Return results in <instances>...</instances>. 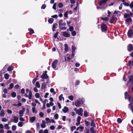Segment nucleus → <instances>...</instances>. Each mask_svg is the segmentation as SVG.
Instances as JSON below:
<instances>
[{
  "label": "nucleus",
  "mask_w": 133,
  "mask_h": 133,
  "mask_svg": "<svg viewBox=\"0 0 133 133\" xmlns=\"http://www.w3.org/2000/svg\"><path fill=\"white\" fill-rule=\"evenodd\" d=\"M68 98L69 99L72 101L74 99V97L73 96L71 95L69 96Z\"/></svg>",
  "instance_id": "obj_50"
},
{
  "label": "nucleus",
  "mask_w": 133,
  "mask_h": 133,
  "mask_svg": "<svg viewBox=\"0 0 133 133\" xmlns=\"http://www.w3.org/2000/svg\"><path fill=\"white\" fill-rule=\"evenodd\" d=\"M83 110L81 108H80L78 110H77L76 112V114H78V115L82 116L83 115Z\"/></svg>",
  "instance_id": "obj_5"
},
{
  "label": "nucleus",
  "mask_w": 133,
  "mask_h": 133,
  "mask_svg": "<svg viewBox=\"0 0 133 133\" xmlns=\"http://www.w3.org/2000/svg\"><path fill=\"white\" fill-rule=\"evenodd\" d=\"M69 110L68 108L66 107L65 106L64 107V109H62V111L64 113H66Z\"/></svg>",
  "instance_id": "obj_15"
},
{
  "label": "nucleus",
  "mask_w": 133,
  "mask_h": 133,
  "mask_svg": "<svg viewBox=\"0 0 133 133\" xmlns=\"http://www.w3.org/2000/svg\"><path fill=\"white\" fill-rule=\"evenodd\" d=\"M72 53H74L75 51V50L76 49V48L73 46H72Z\"/></svg>",
  "instance_id": "obj_38"
},
{
  "label": "nucleus",
  "mask_w": 133,
  "mask_h": 133,
  "mask_svg": "<svg viewBox=\"0 0 133 133\" xmlns=\"http://www.w3.org/2000/svg\"><path fill=\"white\" fill-rule=\"evenodd\" d=\"M56 26H58V24L57 23H56L55 24H53L52 27V30L53 31H56Z\"/></svg>",
  "instance_id": "obj_14"
},
{
  "label": "nucleus",
  "mask_w": 133,
  "mask_h": 133,
  "mask_svg": "<svg viewBox=\"0 0 133 133\" xmlns=\"http://www.w3.org/2000/svg\"><path fill=\"white\" fill-rule=\"evenodd\" d=\"M107 29V26L104 23H102L101 26V30L102 32L106 31Z\"/></svg>",
  "instance_id": "obj_1"
},
{
  "label": "nucleus",
  "mask_w": 133,
  "mask_h": 133,
  "mask_svg": "<svg viewBox=\"0 0 133 133\" xmlns=\"http://www.w3.org/2000/svg\"><path fill=\"white\" fill-rule=\"evenodd\" d=\"M51 122L54 123L55 122L54 120L50 119V121H49V122L50 123Z\"/></svg>",
  "instance_id": "obj_56"
},
{
  "label": "nucleus",
  "mask_w": 133,
  "mask_h": 133,
  "mask_svg": "<svg viewBox=\"0 0 133 133\" xmlns=\"http://www.w3.org/2000/svg\"><path fill=\"white\" fill-rule=\"evenodd\" d=\"M58 63V60L57 59H55L53 62L52 63V67L54 69H55L56 68V65Z\"/></svg>",
  "instance_id": "obj_2"
},
{
  "label": "nucleus",
  "mask_w": 133,
  "mask_h": 133,
  "mask_svg": "<svg viewBox=\"0 0 133 133\" xmlns=\"http://www.w3.org/2000/svg\"><path fill=\"white\" fill-rule=\"evenodd\" d=\"M74 29V27L72 26H70L69 27V31H73Z\"/></svg>",
  "instance_id": "obj_45"
},
{
  "label": "nucleus",
  "mask_w": 133,
  "mask_h": 133,
  "mask_svg": "<svg viewBox=\"0 0 133 133\" xmlns=\"http://www.w3.org/2000/svg\"><path fill=\"white\" fill-rule=\"evenodd\" d=\"M63 22L62 19H61L59 21V26H61V24H62V23Z\"/></svg>",
  "instance_id": "obj_58"
},
{
  "label": "nucleus",
  "mask_w": 133,
  "mask_h": 133,
  "mask_svg": "<svg viewBox=\"0 0 133 133\" xmlns=\"http://www.w3.org/2000/svg\"><path fill=\"white\" fill-rule=\"evenodd\" d=\"M127 47V50L129 52H131L133 50V46L131 44H129L128 45Z\"/></svg>",
  "instance_id": "obj_3"
},
{
  "label": "nucleus",
  "mask_w": 133,
  "mask_h": 133,
  "mask_svg": "<svg viewBox=\"0 0 133 133\" xmlns=\"http://www.w3.org/2000/svg\"><path fill=\"white\" fill-rule=\"evenodd\" d=\"M80 83V82L79 80H77L75 82V85H79Z\"/></svg>",
  "instance_id": "obj_51"
},
{
  "label": "nucleus",
  "mask_w": 133,
  "mask_h": 133,
  "mask_svg": "<svg viewBox=\"0 0 133 133\" xmlns=\"http://www.w3.org/2000/svg\"><path fill=\"white\" fill-rule=\"evenodd\" d=\"M19 85L18 84H17L15 86L14 88L17 89L19 88Z\"/></svg>",
  "instance_id": "obj_61"
},
{
  "label": "nucleus",
  "mask_w": 133,
  "mask_h": 133,
  "mask_svg": "<svg viewBox=\"0 0 133 133\" xmlns=\"http://www.w3.org/2000/svg\"><path fill=\"white\" fill-rule=\"evenodd\" d=\"M5 78L6 79H8L9 78V75L7 73L5 74L4 75Z\"/></svg>",
  "instance_id": "obj_28"
},
{
  "label": "nucleus",
  "mask_w": 133,
  "mask_h": 133,
  "mask_svg": "<svg viewBox=\"0 0 133 133\" xmlns=\"http://www.w3.org/2000/svg\"><path fill=\"white\" fill-rule=\"evenodd\" d=\"M50 128L51 130H54L55 129V127L54 125H51L50 127Z\"/></svg>",
  "instance_id": "obj_60"
},
{
  "label": "nucleus",
  "mask_w": 133,
  "mask_h": 133,
  "mask_svg": "<svg viewBox=\"0 0 133 133\" xmlns=\"http://www.w3.org/2000/svg\"><path fill=\"white\" fill-rule=\"evenodd\" d=\"M14 121L13 122L15 123H17L18 120V117H17L14 116Z\"/></svg>",
  "instance_id": "obj_16"
},
{
  "label": "nucleus",
  "mask_w": 133,
  "mask_h": 133,
  "mask_svg": "<svg viewBox=\"0 0 133 133\" xmlns=\"http://www.w3.org/2000/svg\"><path fill=\"white\" fill-rule=\"evenodd\" d=\"M36 86L38 88H39L40 87V85L39 83V82L37 81L36 82Z\"/></svg>",
  "instance_id": "obj_30"
},
{
  "label": "nucleus",
  "mask_w": 133,
  "mask_h": 133,
  "mask_svg": "<svg viewBox=\"0 0 133 133\" xmlns=\"http://www.w3.org/2000/svg\"><path fill=\"white\" fill-rule=\"evenodd\" d=\"M101 20H103L104 21H108L109 20V18L108 17H101L100 18Z\"/></svg>",
  "instance_id": "obj_25"
},
{
  "label": "nucleus",
  "mask_w": 133,
  "mask_h": 133,
  "mask_svg": "<svg viewBox=\"0 0 133 133\" xmlns=\"http://www.w3.org/2000/svg\"><path fill=\"white\" fill-rule=\"evenodd\" d=\"M64 16L66 17H68V11H66L64 14Z\"/></svg>",
  "instance_id": "obj_52"
},
{
  "label": "nucleus",
  "mask_w": 133,
  "mask_h": 133,
  "mask_svg": "<svg viewBox=\"0 0 133 133\" xmlns=\"http://www.w3.org/2000/svg\"><path fill=\"white\" fill-rule=\"evenodd\" d=\"M125 97V98H127L129 100H130L131 98L130 96L128 94V93L127 92H125L124 94Z\"/></svg>",
  "instance_id": "obj_10"
},
{
  "label": "nucleus",
  "mask_w": 133,
  "mask_h": 133,
  "mask_svg": "<svg viewBox=\"0 0 133 133\" xmlns=\"http://www.w3.org/2000/svg\"><path fill=\"white\" fill-rule=\"evenodd\" d=\"M132 20L131 18L129 17L127 18L125 20V21L128 23L131 22Z\"/></svg>",
  "instance_id": "obj_24"
},
{
  "label": "nucleus",
  "mask_w": 133,
  "mask_h": 133,
  "mask_svg": "<svg viewBox=\"0 0 133 133\" xmlns=\"http://www.w3.org/2000/svg\"><path fill=\"white\" fill-rule=\"evenodd\" d=\"M79 128H80L79 129H80V130H79L81 132H82L83 131V129H84V127H81L80 126L79 127Z\"/></svg>",
  "instance_id": "obj_55"
},
{
  "label": "nucleus",
  "mask_w": 133,
  "mask_h": 133,
  "mask_svg": "<svg viewBox=\"0 0 133 133\" xmlns=\"http://www.w3.org/2000/svg\"><path fill=\"white\" fill-rule=\"evenodd\" d=\"M41 127L42 128H45L46 127V125H45V123H42L41 124Z\"/></svg>",
  "instance_id": "obj_42"
},
{
  "label": "nucleus",
  "mask_w": 133,
  "mask_h": 133,
  "mask_svg": "<svg viewBox=\"0 0 133 133\" xmlns=\"http://www.w3.org/2000/svg\"><path fill=\"white\" fill-rule=\"evenodd\" d=\"M84 115L85 117H87L88 116V112L87 111L85 110L84 111Z\"/></svg>",
  "instance_id": "obj_33"
},
{
  "label": "nucleus",
  "mask_w": 133,
  "mask_h": 133,
  "mask_svg": "<svg viewBox=\"0 0 133 133\" xmlns=\"http://www.w3.org/2000/svg\"><path fill=\"white\" fill-rule=\"evenodd\" d=\"M14 86V84L13 83H11L10 84L8 88V89H12L13 88Z\"/></svg>",
  "instance_id": "obj_31"
},
{
  "label": "nucleus",
  "mask_w": 133,
  "mask_h": 133,
  "mask_svg": "<svg viewBox=\"0 0 133 133\" xmlns=\"http://www.w3.org/2000/svg\"><path fill=\"white\" fill-rule=\"evenodd\" d=\"M71 35L73 36H74L76 35V32L75 31H73L71 32Z\"/></svg>",
  "instance_id": "obj_37"
},
{
  "label": "nucleus",
  "mask_w": 133,
  "mask_h": 133,
  "mask_svg": "<svg viewBox=\"0 0 133 133\" xmlns=\"http://www.w3.org/2000/svg\"><path fill=\"white\" fill-rule=\"evenodd\" d=\"M36 117L35 116H33L30 118V122L33 123L36 119Z\"/></svg>",
  "instance_id": "obj_18"
},
{
  "label": "nucleus",
  "mask_w": 133,
  "mask_h": 133,
  "mask_svg": "<svg viewBox=\"0 0 133 133\" xmlns=\"http://www.w3.org/2000/svg\"><path fill=\"white\" fill-rule=\"evenodd\" d=\"M63 36L66 37H69L70 36V34H68L65 31H64L63 32Z\"/></svg>",
  "instance_id": "obj_13"
},
{
  "label": "nucleus",
  "mask_w": 133,
  "mask_h": 133,
  "mask_svg": "<svg viewBox=\"0 0 133 133\" xmlns=\"http://www.w3.org/2000/svg\"><path fill=\"white\" fill-rule=\"evenodd\" d=\"M133 35V30L131 29H129L127 32V35L128 37H130Z\"/></svg>",
  "instance_id": "obj_6"
},
{
  "label": "nucleus",
  "mask_w": 133,
  "mask_h": 133,
  "mask_svg": "<svg viewBox=\"0 0 133 133\" xmlns=\"http://www.w3.org/2000/svg\"><path fill=\"white\" fill-rule=\"evenodd\" d=\"M64 45H65V48H64L65 51L66 52L68 51V45L66 44H64Z\"/></svg>",
  "instance_id": "obj_21"
},
{
  "label": "nucleus",
  "mask_w": 133,
  "mask_h": 133,
  "mask_svg": "<svg viewBox=\"0 0 133 133\" xmlns=\"http://www.w3.org/2000/svg\"><path fill=\"white\" fill-rule=\"evenodd\" d=\"M11 96L13 97H15L16 96V94L15 92H13L11 94Z\"/></svg>",
  "instance_id": "obj_29"
},
{
  "label": "nucleus",
  "mask_w": 133,
  "mask_h": 133,
  "mask_svg": "<svg viewBox=\"0 0 133 133\" xmlns=\"http://www.w3.org/2000/svg\"><path fill=\"white\" fill-rule=\"evenodd\" d=\"M32 94L31 91H29V95L28 96L27 93H25L24 94V96L26 97H28L29 99H31L32 97Z\"/></svg>",
  "instance_id": "obj_4"
},
{
  "label": "nucleus",
  "mask_w": 133,
  "mask_h": 133,
  "mask_svg": "<svg viewBox=\"0 0 133 133\" xmlns=\"http://www.w3.org/2000/svg\"><path fill=\"white\" fill-rule=\"evenodd\" d=\"M129 81L130 82H131L133 81V76H130L129 77Z\"/></svg>",
  "instance_id": "obj_34"
},
{
  "label": "nucleus",
  "mask_w": 133,
  "mask_h": 133,
  "mask_svg": "<svg viewBox=\"0 0 133 133\" xmlns=\"http://www.w3.org/2000/svg\"><path fill=\"white\" fill-rule=\"evenodd\" d=\"M84 122L86 126L88 127L90 125V123L89 122L87 121L86 120H85Z\"/></svg>",
  "instance_id": "obj_26"
},
{
  "label": "nucleus",
  "mask_w": 133,
  "mask_h": 133,
  "mask_svg": "<svg viewBox=\"0 0 133 133\" xmlns=\"http://www.w3.org/2000/svg\"><path fill=\"white\" fill-rule=\"evenodd\" d=\"M63 6V4L62 3L60 2L58 4V6L59 8H62Z\"/></svg>",
  "instance_id": "obj_36"
},
{
  "label": "nucleus",
  "mask_w": 133,
  "mask_h": 133,
  "mask_svg": "<svg viewBox=\"0 0 133 133\" xmlns=\"http://www.w3.org/2000/svg\"><path fill=\"white\" fill-rule=\"evenodd\" d=\"M41 77L42 79H47L48 78V77L47 74H45L43 73L42 75L41 76Z\"/></svg>",
  "instance_id": "obj_11"
},
{
  "label": "nucleus",
  "mask_w": 133,
  "mask_h": 133,
  "mask_svg": "<svg viewBox=\"0 0 133 133\" xmlns=\"http://www.w3.org/2000/svg\"><path fill=\"white\" fill-rule=\"evenodd\" d=\"M46 87V84L45 83V82H44L41 85V88L42 89H44Z\"/></svg>",
  "instance_id": "obj_17"
},
{
  "label": "nucleus",
  "mask_w": 133,
  "mask_h": 133,
  "mask_svg": "<svg viewBox=\"0 0 133 133\" xmlns=\"http://www.w3.org/2000/svg\"><path fill=\"white\" fill-rule=\"evenodd\" d=\"M16 129V127L15 125H13L12 127V129L13 131H15Z\"/></svg>",
  "instance_id": "obj_43"
},
{
  "label": "nucleus",
  "mask_w": 133,
  "mask_h": 133,
  "mask_svg": "<svg viewBox=\"0 0 133 133\" xmlns=\"http://www.w3.org/2000/svg\"><path fill=\"white\" fill-rule=\"evenodd\" d=\"M54 117L55 118V119H58V114H56L54 115Z\"/></svg>",
  "instance_id": "obj_47"
},
{
  "label": "nucleus",
  "mask_w": 133,
  "mask_h": 133,
  "mask_svg": "<svg viewBox=\"0 0 133 133\" xmlns=\"http://www.w3.org/2000/svg\"><path fill=\"white\" fill-rule=\"evenodd\" d=\"M116 16L114 14L112 16L110 21L109 22L111 24H112L113 23L114 21L116 19Z\"/></svg>",
  "instance_id": "obj_7"
},
{
  "label": "nucleus",
  "mask_w": 133,
  "mask_h": 133,
  "mask_svg": "<svg viewBox=\"0 0 133 133\" xmlns=\"http://www.w3.org/2000/svg\"><path fill=\"white\" fill-rule=\"evenodd\" d=\"M48 21L49 23L51 24L54 21V19L52 18H50L48 20Z\"/></svg>",
  "instance_id": "obj_27"
},
{
  "label": "nucleus",
  "mask_w": 133,
  "mask_h": 133,
  "mask_svg": "<svg viewBox=\"0 0 133 133\" xmlns=\"http://www.w3.org/2000/svg\"><path fill=\"white\" fill-rule=\"evenodd\" d=\"M128 17H129V15H128V14L125 13L124 15V18H127Z\"/></svg>",
  "instance_id": "obj_46"
},
{
  "label": "nucleus",
  "mask_w": 133,
  "mask_h": 133,
  "mask_svg": "<svg viewBox=\"0 0 133 133\" xmlns=\"http://www.w3.org/2000/svg\"><path fill=\"white\" fill-rule=\"evenodd\" d=\"M46 6V5L45 4H43L42 5L41 7V9H44Z\"/></svg>",
  "instance_id": "obj_53"
},
{
  "label": "nucleus",
  "mask_w": 133,
  "mask_h": 133,
  "mask_svg": "<svg viewBox=\"0 0 133 133\" xmlns=\"http://www.w3.org/2000/svg\"><path fill=\"white\" fill-rule=\"evenodd\" d=\"M5 115V112L3 110H1L0 113L1 117H4Z\"/></svg>",
  "instance_id": "obj_22"
},
{
  "label": "nucleus",
  "mask_w": 133,
  "mask_h": 133,
  "mask_svg": "<svg viewBox=\"0 0 133 133\" xmlns=\"http://www.w3.org/2000/svg\"><path fill=\"white\" fill-rule=\"evenodd\" d=\"M38 78H34L33 80H32V83L33 84H34L35 82L37 80Z\"/></svg>",
  "instance_id": "obj_44"
},
{
  "label": "nucleus",
  "mask_w": 133,
  "mask_h": 133,
  "mask_svg": "<svg viewBox=\"0 0 133 133\" xmlns=\"http://www.w3.org/2000/svg\"><path fill=\"white\" fill-rule=\"evenodd\" d=\"M123 4H124L125 6H129V3H127L126 2H124L123 3Z\"/></svg>",
  "instance_id": "obj_59"
},
{
  "label": "nucleus",
  "mask_w": 133,
  "mask_h": 133,
  "mask_svg": "<svg viewBox=\"0 0 133 133\" xmlns=\"http://www.w3.org/2000/svg\"><path fill=\"white\" fill-rule=\"evenodd\" d=\"M28 30L31 34H33L34 32V30L32 29L29 28L28 29Z\"/></svg>",
  "instance_id": "obj_32"
},
{
  "label": "nucleus",
  "mask_w": 133,
  "mask_h": 133,
  "mask_svg": "<svg viewBox=\"0 0 133 133\" xmlns=\"http://www.w3.org/2000/svg\"><path fill=\"white\" fill-rule=\"evenodd\" d=\"M13 70V67L12 66H10L7 68V71H11Z\"/></svg>",
  "instance_id": "obj_23"
},
{
  "label": "nucleus",
  "mask_w": 133,
  "mask_h": 133,
  "mask_svg": "<svg viewBox=\"0 0 133 133\" xmlns=\"http://www.w3.org/2000/svg\"><path fill=\"white\" fill-rule=\"evenodd\" d=\"M23 123L22 122H19L18 123V126L22 127L23 126Z\"/></svg>",
  "instance_id": "obj_40"
},
{
  "label": "nucleus",
  "mask_w": 133,
  "mask_h": 133,
  "mask_svg": "<svg viewBox=\"0 0 133 133\" xmlns=\"http://www.w3.org/2000/svg\"><path fill=\"white\" fill-rule=\"evenodd\" d=\"M35 96L36 98H38L39 97V94L38 93H36L35 94Z\"/></svg>",
  "instance_id": "obj_49"
},
{
  "label": "nucleus",
  "mask_w": 133,
  "mask_h": 133,
  "mask_svg": "<svg viewBox=\"0 0 133 133\" xmlns=\"http://www.w3.org/2000/svg\"><path fill=\"white\" fill-rule=\"evenodd\" d=\"M59 29L61 30H66V28L65 27H62L61 26H59Z\"/></svg>",
  "instance_id": "obj_39"
},
{
  "label": "nucleus",
  "mask_w": 133,
  "mask_h": 133,
  "mask_svg": "<svg viewBox=\"0 0 133 133\" xmlns=\"http://www.w3.org/2000/svg\"><path fill=\"white\" fill-rule=\"evenodd\" d=\"M94 127H91L90 128V130L91 133H96V130L94 128Z\"/></svg>",
  "instance_id": "obj_20"
},
{
  "label": "nucleus",
  "mask_w": 133,
  "mask_h": 133,
  "mask_svg": "<svg viewBox=\"0 0 133 133\" xmlns=\"http://www.w3.org/2000/svg\"><path fill=\"white\" fill-rule=\"evenodd\" d=\"M4 127L6 129L8 130L10 129V127L8 124H5L4 125Z\"/></svg>",
  "instance_id": "obj_35"
},
{
  "label": "nucleus",
  "mask_w": 133,
  "mask_h": 133,
  "mask_svg": "<svg viewBox=\"0 0 133 133\" xmlns=\"http://www.w3.org/2000/svg\"><path fill=\"white\" fill-rule=\"evenodd\" d=\"M62 97H63V94H62L61 95H60V96H59V100L60 101H61L62 100Z\"/></svg>",
  "instance_id": "obj_57"
},
{
  "label": "nucleus",
  "mask_w": 133,
  "mask_h": 133,
  "mask_svg": "<svg viewBox=\"0 0 133 133\" xmlns=\"http://www.w3.org/2000/svg\"><path fill=\"white\" fill-rule=\"evenodd\" d=\"M56 3H54L53 6H52L53 9L55 10H56Z\"/></svg>",
  "instance_id": "obj_54"
},
{
  "label": "nucleus",
  "mask_w": 133,
  "mask_h": 133,
  "mask_svg": "<svg viewBox=\"0 0 133 133\" xmlns=\"http://www.w3.org/2000/svg\"><path fill=\"white\" fill-rule=\"evenodd\" d=\"M22 108V110H20L19 111V113L20 114L19 117H22L23 116V115L25 111V108H24L23 107Z\"/></svg>",
  "instance_id": "obj_9"
},
{
  "label": "nucleus",
  "mask_w": 133,
  "mask_h": 133,
  "mask_svg": "<svg viewBox=\"0 0 133 133\" xmlns=\"http://www.w3.org/2000/svg\"><path fill=\"white\" fill-rule=\"evenodd\" d=\"M108 0H101L99 4V5L101 6L103 4H104Z\"/></svg>",
  "instance_id": "obj_12"
},
{
  "label": "nucleus",
  "mask_w": 133,
  "mask_h": 133,
  "mask_svg": "<svg viewBox=\"0 0 133 133\" xmlns=\"http://www.w3.org/2000/svg\"><path fill=\"white\" fill-rule=\"evenodd\" d=\"M117 121L118 123L119 124L122 122V120L120 118H118L117 120Z\"/></svg>",
  "instance_id": "obj_41"
},
{
  "label": "nucleus",
  "mask_w": 133,
  "mask_h": 133,
  "mask_svg": "<svg viewBox=\"0 0 133 133\" xmlns=\"http://www.w3.org/2000/svg\"><path fill=\"white\" fill-rule=\"evenodd\" d=\"M81 103H83V102L82 101ZM75 105L77 107H79L81 105V102L79 101H77L75 102Z\"/></svg>",
  "instance_id": "obj_8"
},
{
  "label": "nucleus",
  "mask_w": 133,
  "mask_h": 133,
  "mask_svg": "<svg viewBox=\"0 0 133 133\" xmlns=\"http://www.w3.org/2000/svg\"><path fill=\"white\" fill-rule=\"evenodd\" d=\"M94 120H92L90 124L91 126L92 127H94V128L96 127V126L95 123H94Z\"/></svg>",
  "instance_id": "obj_19"
},
{
  "label": "nucleus",
  "mask_w": 133,
  "mask_h": 133,
  "mask_svg": "<svg viewBox=\"0 0 133 133\" xmlns=\"http://www.w3.org/2000/svg\"><path fill=\"white\" fill-rule=\"evenodd\" d=\"M76 129V127L75 126H72L71 127V131H73L74 130Z\"/></svg>",
  "instance_id": "obj_48"
},
{
  "label": "nucleus",
  "mask_w": 133,
  "mask_h": 133,
  "mask_svg": "<svg viewBox=\"0 0 133 133\" xmlns=\"http://www.w3.org/2000/svg\"><path fill=\"white\" fill-rule=\"evenodd\" d=\"M81 117L80 116H78L77 117V122H80V121L81 120Z\"/></svg>",
  "instance_id": "obj_64"
},
{
  "label": "nucleus",
  "mask_w": 133,
  "mask_h": 133,
  "mask_svg": "<svg viewBox=\"0 0 133 133\" xmlns=\"http://www.w3.org/2000/svg\"><path fill=\"white\" fill-rule=\"evenodd\" d=\"M129 6L131 9H132L133 8V3L132 2L130 4Z\"/></svg>",
  "instance_id": "obj_63"
},
{
  "label": "nucleus",
  "mask_w": 133,
  "mask_h": 133,
  "mask_svg": "<svg viewBox=\"0 0 133 133\" xmlns=\"http://www.w3.org/2000/svg\"><path fill=\"white\" fill-rule=\"evenodd\" d=\"M21 92L22 94H23L25 93V89L24 88L22 89L21 91Z\"/></svg>",
  "instance_id": "obj_62"
}]
</instances>
